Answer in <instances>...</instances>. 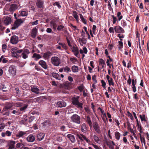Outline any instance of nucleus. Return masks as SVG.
<instances>
[{
  "instance_id": "37998d69",
  "label": "nucleus",
  "mask_w": 149,
  "mask_h": 149,
  "mask_svg": "<svg viewBox=\"0 0 149 149\" xmlns=\"http://www.w3.org/2000/svg\"><path fill=\"white\" fill-rule=\"evenodd\" d=\"M121 13L120 11L118 12L117 15V17H118V19L120 21L122 19L123 16L122 15H121Z\"/></svg>"
},
{
  "instance_id": "cd10ccee",
  "label": "nucleus",
  "mask_w": 149,
  "mask_h": 149,
  "mask_svg": "<svg viewBox=\"0 0 149 149\" xmlns=\"http://www.w3.org/2000/svg\"><path fill=\"white\" fill-rule=\"evenodd\" d=\"M86 121L88 124L89 126L91 127L92 126V122L90 117L88 116L86 118Z\"/></svg>"
},
{
  "instance_id": "4468645a",
  "label": "nucleus",
  "mask_w": 149,
  "mask_h": 149,
  "mask_svg": "<svg viewBox=\"0 0 149 149\" xmlns=\"http://www.w3.org/2000/svg\"><path fill=\"white\" fill-rule=\"evenodd\" d=\"M30 52L29 49H24L22 53V58L24 59L27 58L28 57V55L30 53Z\"/></svg>"
},
{
  "instance_id": "f257e3e1",
  "label": "nucleus",
  "mask_w": 149,
  "mask_h": 149,
  "mask_svg": "<svg viewBox=\"0 0 149 149\" xmlns=\"http://www.w3.org/2000/svg\"><path fill=\"white\" fill-rule=\"evenodd\" d=\"M80 97L78 96H74L71 99L72 104L75 106L77 108L82 109L83 103L80 101Z\"/></svg>"
},
{
  "instance_id": "c756f323",
  "label": "nucleus",
  "mask_w": 149,
  "mask_h": 149,
  "mask_svg": "<svg viewBox=\"0 0 149 149\" xmlns=\"http://www.w3.org/2000/svg\"><path fill=\"white\" fill-rule=\"evenodd\" d=\"M11 134V133L10 131L7 130L5 132H2L1 135L2 137H4L6 135L8 136H10Z\"/></svg>"
},
{
  "instance_id": "79ce46f5",
  "label": "nucleus",
  "mask_w": 149,
  "mask_h": 149,
  "mask_svg": "<svg viewBox=\"0 0 149 149\" xmlns=\"http://www.w3.org/2000/svg\"><path fill=\"white\" fill-rule=\"evenodd\" d=\"M107 81L108 82L109 85V86H111V85L114 86V83L113 81V80L112 78H111Z\"/></svg>"
},
{
  "instance_id": "de8ad7c7",
  "label": "nucleus",
  "mask_w": 149,
  "mask_h": 149,
  "mask_svg": "<svg viewBox=\"0 0 149 149\" xmlns=\"http://www.w3.org/2000/svg\"><path fill=\"white\" fill-rule=\"evenodd\" d=\"M64 28V26L63 25H58L57 28V30L58 31H62Z\"/></svg>"
},
{
  "instance_id": "2eb2a0df",
  "label": "nucleus",
  "mask_w": 149,
  "mask_h": 149,
  "mask_svg": "<svg viewBox=\"0 0 149 149\" xmlns=\"http://www.w3.org/2000/svg\"><path fill=\"white\" fill-rule=\"evenodd\" d=\"M43 57L45 59H48L52 55V53L49 51H48L43 54Z\"/></svg>"
},
{
  "instance_id": "6e6d98bb",
  "label": "nucleus",
  "mask_w": 149,
  "mask_h": 149,
  "mask_svg": "<svg viewBox=\"0 0 149 149\" xmlns=\"http://www.w3.org/2000/svg\"><path fill=\"white\" fill-rule=\"evenodd\" d=\"M53 5L54 6H57L59 8H61V6L60 5L58 2H56L53 3Z\"/></svg>"
},
{
  "instance_id": "e433bc0d",
  "label": "nucleus",
  "mask_w": 149,
  "mask_h": 149,
  "mask_svg": "<svg viewBox=\"0 0 149 149\" xmlns=\"http://www.w3.org/2000/svg\"><path fill=\"white\" fill-rule=\"evenodd\" d=\"M24 146L22 143H18L16 145V147L17 148L22 149L24 148Z\"/></svg>"
},
{
  "instance_id": "7c9ffc66",
  "label": "nucleus",
  "mask_w": 149,
  "mask_h": 149,
  "mask_svg": "<svg viewBox=\"0 0 149 149\" xmlns=\"http://www.w3.org/2000/svg\"><path fill=\"white\" fill-rule=\"evenodd\" d=\"M52 76L53 77L56 78V79L58 80H61V78L60 77L59 74L58 73L55 72H52Z\"/></svg>"
},
{
  "instance_id": "bf43d9fd",
  "label": "nucleus",
  "mask_w": 149,
  "mask_h": 149,
  "mask_svg": "<svg viewBox=\"0 0 149 149\" xmlns=\"http://www.w3.org/2000/svg\"><path fill=\"white\" fill-rule=\"evenodd\" d=\"M137 84V80L136 79L134 78H133L132 79V85H136Z\"/></svg>"
},
{
  "instance_id": "9d476101",
  "label": "nucleus",
  "mask_w": 149,
  "mask_h": 149,
  "mask_svg": "<svg viewBox=\"0 0 149 149\" xmlns=\"http://www.w3.org/2000/svg\"><path fill=\"white\" fill-rule=\"evenodd\" d=\"M38 63L45 69H47L48 68V65L46 62L43 60H40Z\"/></svg>"
},
{
  "instance_id": "ea45409f",
  "label": "nucleus",
  "mask_w": 149,
  "mask_h": 149,
  "mask_svg": "<svg viewBox=\"0 0 149 149\" xmlns=\"http://www.w3.org/2000/svg\"><path fill=\"white\" fill-rule=\"evenodd\" d=\"M120 136V134L119 132L117 131L115 132V136L117 140H119Z\"/></svg>"
},
{
  "instance_id": "6e6552de",
  "label": "nucleus",
  "mask_w": 149,
  "mask_h": 149,
  "mask_svg": "<svg viewBox=\"0 0 149 149\" xmlns=\"http://www.w3.org/2000/svg\"><path fill=\"white\" fill-rule=\"evenodd\" d=\"M56 107L58 108L65 107L66 106V103L63 100L58 101L56 104Z\"/></svg>"
},
{
  "instance_id": "6ab92c4d",
  "label": "nucleus",
  "mask_w": 149,
  "mask_h": 149,
  "mask_svg": "<svg viewBox=\"0 0 149 149\" xmlns=\"http://www.w3.org/2000/svg\"><path fill=\"white\" fill-rule=\"evenodd\" d=\"M93 127L95 131L98 133H100V130L98 123L96 122H95L93 123Z\"/></svg>"
},
{
  "instance_id": "c9c22d12",
  "label": "nucleus",
  "mask_w": 149,
  "mask_h": 149,
  "mask_svg": "<svg viewBox=\"0 0 149 149\" xmlns=\"http://www.w3.org/2000/svg\"><path fill=\"white\" fill-rule=\"evenodd\" d=\"M139 117L141 118V121H144L146 122L147 121V118H146V116L145 114H143L142 115H140Z\"/></svg>"
},
{
  "instance_id": "ddd939ff",
  "label": "nucleus",
  "mask_w": 149,
  "mask_h": 149,
  "mask_svg": "<svg viewBox=\"0 0 149 149\" xmlns=\"http://www.w3.org/2000/svg\"><path fill=\"white\" fill-rule=\"evenodd\" d=\"M15 141L12 140H10L8 141V145L9 146L8 149H13L15 148Z\"/></svg>"
},
{
  "instance_id": "a878e982",
  "label": "nucleus",
  "mask_w": 149,
  "mask_h": 149,
  "mask_svg": "<svg viewBox=\"0 0 149 149\" xmlns=\"http://www.w3.org/2000/svg\"><path fill=\"white\" fill-rule=\"evenodd\" d=\"M11 22V18L10 17H6L4 20V23L6 25H8L10 24Z\"/></svg>"
},
{
  "instance_id": "a19ab883",
  "label": "nucleus",
  "mask_w": 149,
  "mask_h": 149,
  "mask_svg": "<svg viewBox=\"0 0 149 149\" xmlns=\"http://www.w3.org/2000/svg\"><path fill=\"white\" fill-rule=\"evenodd\" d=\"M13 105L12 104L10 103H7L5 106L6 108L8 109H11L13 107Z\"/></svg>"
},
{
  "instance_id": "2f4dec72",
  "label": "nucleus",
  "mask_w": 149,
  "mask_h": 149,
  "mask_svg": "<svg viewBox=\"0 0 149 149\" xmlns=\"http://www.w3.org/2000/svg\"><path fill=\"white\" fill-rule=\"evenodd\" d=\"M81 131L84 133H85L87 130V127L85 123H83L81 125Z\"/></svg>"
},
{
  "instance_id": "5fc2aeb1",
  "label": "nucleus",
  "mask_w": 149,
  "mask_h": 149,
  "mask_svg": "<svg viewBox=\"0 0 149 149\" xmlns=\"http://www.w3.org/2000/svg\"><path fill=\"white\" fill-rule=\"evenodd\" d=\"M50 24L52 25L53 28L54 29L56 30L57 27L56 24L54 22H50Z\"/></svg>"
},
{
  "instance_id": "9b49d317",
  "label": "nucleus",
  "mask_w": 149,
  "mask_h": 149,
  "mask_svg": "<svg viewBox=\"0 0 149 149\" xmlns=\"http://www.w3.org/2000/svg\"><path fill=\"white\" fill-rule=\"evenodd\" d=\"M18 49V48L17 47H14L11 49V52L12 53V55L13 57L16 58L19 57V55L17 54V52Z\"/></svg>"
},
{
  "instance_id": "5701e85b",
  "label": "nucleus",
  "mask_w": 149,
  "mask_h": 149,
  "mask_svg": "<svg viewBox=\"0 0 149 149\" xmlns=\"http://www.w3.org/2000/svg\"><path fill=\"white\" fill-rule=\"evenodd\" d=\"M67 137L68 138L72 143H74L76 141L74 135L69 134L67 135Z\"/></svg>"
},
{
  "instance_id": "09e8293b",
  "label": "nucleus",
  "mask_w": 149,
  "mask_h": 149,
  "mask_svg": "<svg viewBox=\"0 0 149 149\" xmlns=\"http://www.w3.org/2000/svg\"><path fill=\"white\" fill-rule=\"evenodd\" d=\"M111 17L113 18V24L116 23V22L118 21L117 18L114 15H111Z\"/></svg>"
},
{
  "instance_id": "b1692460",
  "label": "nucleus",
  "mask_w": 149,
  "mask_h": 149,
  "mask_svg": "<svg viewBox=\"0 0 149 149\" xmlns=\"http://www.w3.org/2000/svg\"><path fill=\"white\" fill-rule=\"evenodd\" d=\"M37 30L36 27L33 28L31 32V37L35 38L36 36Z\"/></svg>"
},
{
  "instance_id": "473e14b6",
  "label": "nucleus",
  "mask_w": 149,
  "mask_h": 149,
  "mask_svg": "<svg viewBox=\"0 0 149 149\" xmlns=\"http://www.w3.org/2000/svg\"><path fill=\"white\" fill-rule=\"evenodd\" d=\"M71 69L73 72L75 73L78 72L79 68L77 66L74 65L72 66Z\"/></svg>"
},
{
  "instance_id": "f704fd0d",
  "label": "nucleus",
  "mask_w": 149,
  "mask_h": 149,
  "mask_svg": "<svg viewBox=\"0 0 149 149\" xmlns=\"http://www.w3.org/2000/svg\"><path fill=\"white\" fill-rule=\"evenodd\" d=\"M99 62V64L102 65V68L104 67V66L105 65H106L105 61L102 58H100V59Z\"/></svg>"
},
{
  "instance_id": "69168bd1",
  "label": "nucleus",
  "mask_w": 149,
  "mask_h": 149,
  "mask_svg": "<svg viewBox=\"0 0 149 149\" xmlns=\"http://www.w3.org/2000/svg\"><path fill=\"white\" fill-rule=\"evenodd\" d=\"M27 120L28 119L26 118H25L24 119L21 120V122L22 123L24 124L25 123H26V122H27Z\"/></svg>"
},
{
  "instance_id": "7ed1b4c3",
  "label": "nucleus",
  "mask_w": 149,
  "mask_h": 149,
  "mask_svg": "<svg viewBox=\"0 0 149 149\" xmlns=\"http://www.w3.org/2000/svg\"><path fill=\"white\" fill-rule=\"evenodd\" d=\"M72 122L77 124L81 123V118L80 116L77 114H74L70 117Z\"/></svg>"
},
{
  "instance_id": "3c124183",
  "label": "nucleus",
  "mask_w": 149,
  "mask_h": 149,
  "mask_svg": "<svg viewBox=\"0 0 149 149\" xmlns=\"http://www.w3.org/2000/svg\"><path fill=\"white\" fill-rule=\"evenodd\" d=\"M35 68L38 71H42L43 70L42 68L40 67H39V66L38 65H36L35 66Z\"/></svg>"
},
{
  "instance_id": "20e7f679",
  "label": "nucleus",
  "mask_w": 149,
  "mask_h": 149,
  "mask_svg": "<svg viewBox=\"0 0 149 149\" xmlns=\"http://www.w3.org/2000/svg\"><path fill=\"white\" fill-rule=\"evenodd\" d=\"M51 61L52 63L56 66H58L61 63L60 58L56 56L52 57Z\"/></svg>"
},
{
  "instance_id": "49530a36",
  "label": "nucleus",
  "mask_w": 149,
  "mask_h": 149,
  "mask_svg": "<svg viewBox=\"0 0 149 149\" xmlns=\"http://www.w3.org/2000/svg\"><path fill=\"white\" fill-rule=\"evenodd\" d=\"M108 8L109 10L110 11H111L112 12H113V9L111 6V4L110 2L109 1L108 2Z\"/></svg>"
},
{
  "instance_id": "680f3d73",
  "label": "nucleus",
  "mask_w": 149,
  "mask_h": 149,
  "mask_svg": "<svg viewBox=\"0 0 149 149\" xmlns=\"http://www.w3.org/2000/svg\"><path fill=\"white\" fill-rule=\"evenodd\" d=\"M73 16L77 20L78 18V16L77 15V13L76 11H74L73 12Z\"/></svg>"
},
{
  "instance_id": "423d86ee",
  "label": "nucleus",
  "mask_w": 149,
  "mask_h": 149,
  "mask_svg": "<svg viewBox=\"0 0 149 149\" xmlns=\"http://www.w3.org/2000/svg\"><path fill=\"white\" fill-rule=\"evenodd\" d=\"M23 22L21 19H18L15 21L14 24L11 28L12 29L15 30L18 28Z\"/></svg>"
},
{
  "instance_id": "f3484780",
  "label": "nucleus",
  "mask_w": 149,
  "mask_h": 149,
  "mask_svg": "<svg viewBox=\"0 0 149 149\" xmlns=\"http://www.w3.org/2000/svg\"><path fill=\"white\" fill-rule=\"evenodd\" d=\"M2 120V121H0V132L4 129L5 126H7V122L5 123V121L3 119Z\"/></svg>"
},
{
  "instance_id": "0e129e2a",
  "label": "nucleus",
  "mask_w": 149,
  "mask_h": 149,
  "mask_svg": "<svg viewBox=\"0 0 149 149\" xmlns=\"http://www.w3.org/2000/svg\"><path fill=\"white\" fill-rule=\"evenodd\" d=\"M102 119L104 121V122L105 123H106L107 122H108V119L107 117V116H106V117L105 118L104 116H102Z\"/></svg>"
},
{
  "instance_id": "4be33fe9",
  "label": "nucleus",
  "mask_w": 149,
  "mask_h": 149,
  "mask_svg": "<svg viewBox=\"0 0 149 149\" xmlns=\"http://www.w3.org/2000/svg\"><path fill=\"white\" fill-rule=\"evenodd\" d=\"M26 139L28 142H32L35 141V138L34 136L30 134L26 138Z\"/></svg>"
},
{
  "instance_id": "338daca9",
  "label": "nucleus",
  "mask_w": 149,
  "mask_h": 149,
  "mask_svg": "<svg viewBox=\"0 0 149 149\" xmlns=\"http://www.w3.org/2000/svg\"><path fill=\"white\" fill-rule=\"evenodd\" d=\"M91 145H92L95 149H101V148L99 146L96 145H95L93 143H92Z\"/></svg>"
},
{
  "instance_id": "774afa93",
  "label": "nucleus",
  "mask_w": 149,
  "mask_h": 149,
  "mask_svg": "<svg viewBox=\"0 0 149 149\" xmlns=\"http://www.w3.org/2000/svg\"><path fill=\"white\" fill-rule=\"evenodd\" d=\"M136 85H132V91L133 92L135 93L136 91Z\"/></svg>"
},
{
  "instance_id": "8fccbe9b",
  "label": "nucleus",
  "mask_w": 149,
  "mask_h": 149,
  "mask_svg": "<svg viewBox=\"0 0 149 149\" xmlns=\"http://www.w3.org/2000/svg\"><path fill=\"white\" fill-rule=\"evenodd\" d=\"M70 60L72 62V63L74 64L75 63V62L77 61V59L74 57L71 58H70Z\"/></svg>"
},
{
  "instance_id": "052dcab7",
  "label": "nucleus",
  "mask_w": 149,
  "mask_h": 149,
  "mask_svg": "<svg viewBox=\"0 0 149 149\" xmlns=\"http://www.w3.org/2000/svg\"><path fill=\"white\" fill-rule=\"evenodd\" d=\"M92 79L94 82V84H96L97 83V81L96 79V76L94 75L92 77Z\"/></svg>"
},
{
  "instance_id": "13d9d810",
  "label": "nucleus",
  "mask_w": 149,
  "mask_h": 149,
  "mask_svg": "<svg viewBox=\"0 0 149 149\" xmlns=\"http://www.w3.org/2000/svg\"><path fill=\"white\" fill-rule=\"evenodd\" d=\"M72 50L73 52H76L78 51V49L77 47H75L74 46H72Z\"/></svg>"
},
{
  "instance_id": "58836bf2",
  "label": "nucleus",
  "mask_w": 149,
  "mask_h": 149,
  "mask_svg": "<svg viewBox=\"0 0 149 149\" xmlns=\"http://www.w3.org/2000/svg\"><path fill=\"white\" fill-rule=\"evenodd\" d=\"M51 124L49 120H46L43 123V126L47 127L49 126Z\"/></svg>"
},
{
  "instance_id": "dca6fc26",
  "label": "nucleus",
  "mask_w": 149,
  "mask_h": 149,
  "mask_svg": "<svg viewBox=\"0 0 149 149\" xmlns=\"http://www.w3.org/2000/svg\"><path fill=\"white\" fill-rule=\"evenodd\" d=\"M36 4L38 8H43L44 1L42 0H37Z\"/></svg>"
},
{
  "instance_id": "603ef678",
  "label": "nucleus",
  "mask_w": 149,
  "mask_h": 149,
  "mask_svg": "<svg viewBox=\"0 0 149 149\" xmlns=\"http://www.w3.org/2000/svg\"><path fill=\"white\" fill-rule=\"evenodd\" d=\"M93 139L97 143H98V142L100 141V139L99 137L95 135H94Z\"/></svg>"
},
{
  "instance_id": "f8f14e48",
  "label": "nucleus",
  "mask_w": 149,
  "mask_h": 149,
  "mask_svg": "<svg viewBox=\"0 0 149 149\" xmlns=\"http://www.w3.org/2000/svg\"><path fill=\"white\" fill-rule=\"evenodd\" d=\"M10 41L11 43L14 44H16L18 42V38L16 36H13L11 37Z\"/></svg>"
},
{
  "instance_id": "aec40b11",
  "label": "nucleus",
  "mask_w": 149,
  "mask_h": 149,
  "mask_svg": "<svg viewBox=\"0 0 149 149\" xmlns=\"http://www.w3.org/2000/svg\"><path fill=\"white\" fill-rule=\"evenodd\" d=\"M26 132L19 131L16 134V136L18 138L23 137L25 134H26Z\"/></svg>"
},
{
  "instance_id": "4d7b16f0",
  "label": "nucleus",
  "mask_w": 149,
  "mask_h": 149,
  "mask_svg": "<svg viewBox=\"0 0 149 149\" xmlns=\"http://www.w3.org/2000/svg\"><path fill=\"white\" fill-rule=\"evenodd\" d=\"M121 25L123 27H125L127 26V24L125 21L122 20L121 21Z\"/></svg>"
},
{
  "instance_id": "393cba45",
  "label": "nucleus",
  "mask_w": 149,
  "mask_h": 149,
  "mask_svg": "<svg viewBox=\"0 0 149 149\" xmlns=\"http://www.w3.org/2000/svg\"><path fill=\"white\" fill-rule=\"evenodd\" d=\"M44 136L45 134L44 133H40L37 136V139L39 141H40L44 139Z\"/></svg>"
},
{
  "instance_id": "1a4fd4ad",
  "label": "nucleus",
  "mask_w": 149,
  "mask_h": 149,
  "mask_svg": "<svg viewBox=\"0 0 149 149\" xmlns=\"http://www.w3.org/2000/svg\"><path fill=\"white\" fill-rule=\"evenodd\" d=\"M114 29L115 30V32L117 33H123L125 32V31L119 25H117L115 26L114 27Z\"/></svg>"
},
{
  "instance_id": "72a5a7b5",
  "label": "nucleus",
  "mask_w": 149,
  "mask_h": 149,
  "mask_svg": "<svg viewBox=\"0 0 149 149\" xmlns=\"http://www.w3.org/2000/svg\"><path fill=\"white\" fill-rule=\"evenodd\" d=\"M12 113L15 114L16 115H19L21 114V113L19 111V109L17 108L13 110Z\"/></svg>"
},
{
  "instance_id": "bb28decb",
  "label": "nucleus",
  "mask_w": 149,
  "mask_h": 149,
  "mask_svg": "<svg viewBox=\"0 0 149 149\" xmlns=\"http://www.w3.org/2000/svg\"><path fill=\"white\" fill-rule=\"evenodd\" d=\"M32 57L35 58V60L38 61L39 59L41 58V56L39 54L34 53L33 54Z\"/></svg>"
},
{
  "instance_id": "39448f33",
  "label": "nucleus",
  "mask_w": 149,
  "mask_h": 149,
  "mask_svg": "<svg viewBox=\"0 0 149 149\" xmlns=\"http://www.w3.org/2000/svg\"><path fill=\"white\" fill-rule=\"evenodd\" d=\"M16 67L15 66H10L8 70L10 75L13 77L15 76L16 74Z\"/></svg>"
},
{
  "instance_id": "4c0bfd02",
  "label": "nucleus",
  "mask_w": 149,
  "mask_h": 149,
  "mask_svg": "<svg viewBox=\"0 0 149 149\" xmlns=\"http://www.w3.org/2000/svg\"><path fill=\"white\" fill-rule=\"evenodd\" d=\"M64 71L65 72L68 73L71 71L70 68L68 66L63 67Z\"/></svg>"
},
{
  "instance_id": "864d4df0",
  "label": "nucleus",
  "mask_w": 149,
  "mask_h": 149,
  "mask_svg": "<svg viewBox=\"0 0 149 149\" xmlns=\"http://www.w3.org/2000/svg\"><path fill=\"white\" fill-rule=\"evenodd\" d=\"M101 83L102 84V86L104 88H106V83L103 80H101Z\"/></svg>"
},
{
  "instance_id": "412c9836",
  "label": "nucleus",
  "mask_w": 149,
  "mask_h": 149,
  "mask_svg": "<svg viewBox=\"0 0 149 149\" xmlns=\"http://www.w3.org/2000/svg\"><path fill=\"white\" fill-rule=\"evenodd\" d=\"M63 87L65 89H69L71 88L72 83L68 81H66L63 84Z\"/></svg>"
},
{
  "instance_id": "a211bd4d",
  "label": "nucleus",
  "mask_w": 149,
  "mask_h": 149,
  "mask_svg": "<svg viewBox=\"0 0 149 149\" xmlns=\"http://www.w3.org/2000/svg\"><path fill=\"white\" fill-rule=\"evenodd\" d=\"M18 7V6L17 4H11L9 10L10 12H13L17 9Z\"/></svg>"
},
{
  "instance_id": "c85d7f7f",
  "label": "nucleus",
  "mask_w": 149,
  "mask_h": 149,
  "mask_svg": "<svg viewBox=\"0 0 149 149\" xmlns=\"http://www.w3.org/2000/svg\"><path fill=\"white\" fill-rule=\"evenodd\" d=\"M31 91L36 94H38L39 93L40 89L36 87H31Z\"/></svg>"
},
{
  "instance_id": "c03bdc74",
  "label": "nucleus",
  "mask_w": 149,
  "mask_h": 149,
  "mask_svg": "<svg viewBox=\"0 0 149 149\" xmlns=\"http://www.w3.org/2000/svg\"><path fill=\"white\" fill-rule=\"evenodd\" d=\"M20 14L22 16H25L27 15L28 13L27 11H21Z\"/></svg>"
},
{
  "instance_id": "0eeeda50",
  "label": "nucleus",
  "mask_w": 149,
  "mask_h": 149,
  "mask_svg": "<svg viewBox=\"0 0 149 149\" xmlns=\"http://www.w3.org/2000/svg\"><path fill=\"white\" fill-rule=\"evenodd\" d=\"M77 137L81 141H83L84 140L88 143L89 142V140L86 137V136L83 134H81L80 133H77L76 134Z\"/></svg>"
},
{
  "instance_id": "f03ea898",
  "label": "nucleus",
  "mask_w": 149,
  "mask_h": 149,
  "mask_svg": "<svg viewBox=\"0 0 149 149\" xmlns=\"http://www.w3.org/2000/svg\"><path fill=\"white\" fill-rule=\"evenodd\" d=\"M14 106L16 107H19V111L22 114L27 110L29 105L28 104H25L22 102H18L15 103Z\"/></svg>"
},
{
  "instance_id": "a18cd8bd",
  "label": "nucleus",
  "mask_w": 149,
  "mask_h": 149,
  "mask_svg": "<svg viewBox=\"0 0 149 149\" xmlns=\"http://www.w3.org/2000/svg\"><path fill=\"white\" fill-rule=\"evenodd\" d=\"M118 44L119 46L118 47V48L120 50L123 47V43L122 41H119Z\"/></svg>"
},
{
  "instance_id": "e2e57ef3",
  "label": "nucleus",
  "mask_w": 149,
  "mask_h": 149,
  "mask_svg": "<svg viewBox=\"0 0 149 149\" xmlns=\"http://www.w3.org/2000/svg\"><path fill=\"white\" fill-rule=\"evenodd\" d=\"M136 45H137V48L138 47L139 45V49H140V50H139V53L140 54H141V53L142 52V53L143 54V51H142V50L141 49V48L140 42H139V43L138 42H137V44H136Z\"/></svg>"
}]
</instances>
